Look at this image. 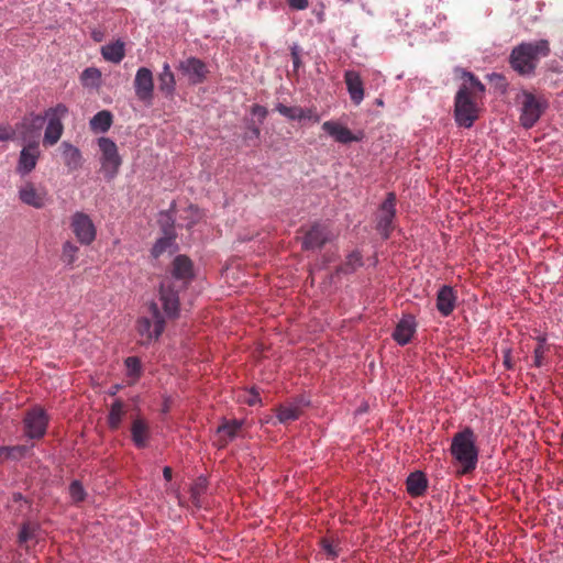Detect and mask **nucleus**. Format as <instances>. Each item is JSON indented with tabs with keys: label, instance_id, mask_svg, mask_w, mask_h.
<instances>
[{
	"label": "nucleus",
	"instance_id": "1",
	"mask_svg": "<svg viewBox=\"0 0 563 563\" xmlns=\"http://www.w3.org/2000/svg\"><path fill=\"white\" fill-rule=\"evenodd\" d=\"M463 85L454 100V117L460 126L471 128L478 118L476 99L485 92V86L470 71L462 70Z\"/></svg>",
	"mask_w": 563,
	"mask_h": 563
},
{
	"label": "nucleus",
	"instance_id": "2",
	"mask_svg": "<svg viewBox=\"0 0 563 563\" xmlns=\"http://www.w3.org/2000/svg\"><path fill=\"white\" fill-rule=\"evenodd\" d=\"M550 54L547 40L521 43L511 51L509 63L514 70L521 76H532L541 57Z\"/></svg>",
	"mask_w": 563,
	"mask_h": 563
},
{
	"label": "nucleus",
	"instance_id": "3",
	"mask_svg": "<svg viewBox=\"0 0 563 563\" xmlns=\"http://www.w3.org/2000/svg\"><path fill=\"white\" fill-rule=\"evenodd\" d=\"M450 453L461 466V474H468L476 468L478 448L476 446V434L470 427H465L453 435Z\"/></svg>",
	"mask_w": 563,
	"mask_h": 563
},
{
	"label": "nucleus",
	"instance_id": "4",
	"mask_svg": "<svg viewBox=\"0 0 563 563\" xmlns=\"http://www.w3.org/2000/svg\"><path fill=\"white\" fill-rule=\"evenodd\" d=\"M68 113L65 104L58 103L56 107L48 108L44 115H33L32 122H44L47 119V125L44 132L43 143L46 146L55 145L62 137L64 125L62 120Z\"/></svg>",
	"mask_w": 563,
	"mask_h": 563
},
{
	"label": "nucleus",
	"instance_id": "5",
	"mask_svg": "<svg viewBox=\"0 0 563 563\" xmlns=\"http://www.w3.org/2000/svg\"><path fill=\"white\" fill-rule=\"evenodd\" d=\"M300 232L302 233L300 241L301 249L303 251L320 250L334 239V234L330 227L320 222H314L307 229L301 228Z\"/></svg>",
	"mask_w": 563,
	"mask_h": 563
},
{
	"label": "nucleus",
	"instance_id": "6",
	"mask_svg": "<svg viewBox=\"0 0 563 563\" xmlns=\"http://www.w3.org/2000/svg\"><path fill=\"white\" fill-rule=\"evenodd\" d=\"M98 146L101 151V170L107 179H113L122 164L117 144L109 137H100Z\"/></svg>",
	"mask_w": 563,
	"mask_h": 563
},
{
	"label": "nucleus",
	"instance_id": "7",
	"mask_svg": "<svg viewBox=\"0 0 563 563\" xmlns=\"http://www.w3.org/2000/svg\"><path fill=\"white\" fill-rule=\"evenodd\" d=\"M518 100L521 104L520 123L525 129H531L545 110V103L529 91H522Z\"/></svg>",
	"mask_w": 563,
	"mask_h": 563
},
{
	"label": "nucleus",
	"instance_id": "8",
	"mask_svg": "<svg viewBox=\"0 0 563 563\" xmlns=\"http://www.w3.org/2000/svg\"><path fill=\"white\" fill-rule=\"evenodd\" d=\"M150 317H142L137 320V332L146 340L158 339L165 328V320L159 312L158 306L151 302L148 306Z\"/></svg>",
	"mask_w": 563,
	"mask_h": 563
},
{
	"label": "nucleus",
	"instance_id": "9",
	"mask_svg": "<svg viewBox=\"0 0 563 563\" xmlns=\"http://www.w3.org/2000/svg\"><path fill=\"white\" fill-rule=\"evenodd\" d=\"M396 216V195L388 192L386 199L383 201L377 216L376 229L380 235L387 240L394 230V219Z\"/></svg>",
	"mask_w": 563,
	"mask_h": 563
},
{
	"label": "nucleus",
	"instance_id": "10",
	"mask_svg": "<svg viewBox=\"0 0 563 563\" xmlns=\"http://www.w3.org/2000/svg\"><path fill=\"white\" fill-rule=\"evenodd\" d=\"M70 228L77 240L89 245L96 239V228L90 217L84 212L77 211L71 216Z\"/></svg>",
	"mask_w": 563,
	"mask_h": 563
},
{
	"label": "nucleus",
	"instance_id": "11",
	"mask_svg": "<svg viewBox=\"0 0 563 563\" xmlns=\"http://www.w3.org/2000/svg\"><path fill=\"white\" fill-rule=\"evenodd\" d=\"M23 422L25 434L31 439H40L46 432L48 418L44 409L36 407L26 412Z\"/></svg>",
	"mask_w": 563,
	"mask_h": 563
},
{
	"label": "nucleus",
	"instance_id": "12",
	"mask_svg": "<svg viewBox=\"0 0 563 563\" xmlns=\"http://www.w3.org/2000/svg\"><path fill=\"white\" fill-rule=\"evenodd\" d=\"M40 156L41 150L37 142H31L23 146L19 155L15 172L22 177L29 175L35 169Z\"/></svg>",
	"mask_w": 563,
	"mask_h": 563
},
{
	"label": "nucleus",
	"instance_id": "13",
	"mask_svg": "<svg viewBox=\"0 0 563 563\" xmlns=\"http://www.w3.org/2000/svg\"><path fill=\"white\" fill-rule=\"evenodd\" d=\"M178 70L188 77L191 85H198L206 80L208 75L207 65L199 58L189 57L178 64Z\"/></svg>",
	"mask_w": 563,
	"mask_h": 563
},
{
	"label": "nucleus",
	"instance_id": "14",
	"mask_svg": "<svg viewBox=\"0 0 563 563\" xmlns=\"http://www.w3.org/2000/svg\"><path fill=\"white\" fill-rule=\"evenodd\" d=\"M19 199L35 209L45 207L48 196L45 188H36L32 181H26L19 189Z\"/></svg>",
	"mask_w": 563,
	"mask_h": 563
},
{
	"label": "nucleus",
	"instance_id": "15",
	"mask_svg": "<svg viewBox=\"0 0 563 563\" xmlns=\"http://www.w3.org/2000/svg\"><path fill=\"white\" fill-rule=\"evenodd\" d=\"M243 420H223L216 431V445L219 449L225 448L230 442L238 438L241 433Z\"/></svg>",
	"mask_w": 563,
	"mask_h": 563
},
{
	"label": "nucleus",
	"instance_id": "16",
	"mask_svg": "<svg viewBox=\"0 0 563 563\" xmlns=\"http://www.w3.org/2000/svg\"><path fill=\"white\" fill-rule=\"evenodd\" d=\"M134 89L136 97L142 101H148L153 97V74L146 67H141L135 75Z\"/></svg>",
	"mask_w": 563,
	"mask_h": 563
},
{
	"label": "nucleus",
	"instance_id": "17",
	"mask_svg": "<svg viewBox=\"0 0 563 563\" xmlns=\"http://www.w3.org/2000/svg\"><path fill=\"white\" fill-rule=\"evenodd\" d=\"M416 331L417 322L415 317L412 314H406L397 323L395 331L393 333V339L399 345H406L411 341Z\"/></svg>",
	"mask_w": 563,
	"mask_h": 563
},
{
	"label": "nucleus",
	"instance_id": "18",
	"mask_svg": "<svg viewBox=\"0 0 563 563\" xmlns=\"http://www.w3.org/2000/svg\"><path fill=\"white\" fill-rule=\"evenodd\" d=\"M457 301L456 291L449 285H443L437 294V309L441 316L448 317L455 309Z\"/></svg>",
	"mask_w": 563,
	"mask_h": 563
},
{
	"label": "nucleus",
	"instance_id": "19",
	"mask_svg": "<svg viewBox=\"0 0 563 563\" xmlns=\"http://www.w3.org/2000/svg\"><path fill=\"white\" fill-rule=\"evenodd\" d=\"M322 130L333 137L335 142L341 144H349L358 141V137L354 135L350 129L336 121L323 122Z\"/></svg>",
	"mask_w": 563,
	"mask_h": 563
},
{
	"label": "nucleus",
	"instance_id": "20",
	"mask_svg": "<svg viewBox=\"0 0 563 563\" xmlns=\"http://www.w3.org/2000/svg\"><path fill=\"white\" fill-rule=\"evenodd\" d=\"M151 438V428L148 422L142 417L133 419L131 424V439L134 445L139 449H144L148 445Z\"/></svg>",
	"mask_w": 563,
	"mask_h": 563
},
{
	"label": "nucleus",
	"instance_id": "21",
	"mask_svg": "<svg viewBox=\"0 0 563 563\" xmlns=\"http://www.w3.org/2000/svg\"><path fill=\"white\" fill-rule=\"evenodd\" d=\"M344 82L352 102L356 106L360 104L364 99V86L360 74L355 70H346Z\"/></svg>",
	"mask_w": 563,
	"mask_h": 563
},
{
	"label": "nucleus",
	"instance_id": "22",
	"mask_svg": "<svg viewBox=\"0 0 563 563\" xmlns=\"http://www.w3.org/2000/svg\"><path fill=\"white\" fill-rule=\"evenodd\" d=\"M159 294L165 313L169 318L177 317L179 311V297L177 291L172 288L170 285L163 283Z\"/></svg>",
	"mask_w": 563,
	"mask_h": 563
},
{
	"label": "nucleus",
	"instance_id": "23",
	"mask_svg": "<svg viewBox=\"0 0 563 563\" xmlns=\"http://www.w3.org/2000/svg\"><path fill=\"white\" fill-rule=\"evenodd\" d=\"M59 151L62 154V159L69 173L75 172L81 167L82 156L78 147L65 141L60 144Z\"/></svg>",
	"mask_w": 563,
	"mask_h": 563
},
{
	"label": "nucleus",
	"instance_id": "24",
	"mask_svg": "<svg viewBox=\"0 0 563 563\" xmlns=\"http://www.w3.org/2000/svg\"><path fill=\"white\" fill-rule=\"evenodd\" d=\"M407 492L412 497L422 496L428 488V481L422 472L411 473L406 481Z\"/></svg>",
	"mask_w": 563,
	"mask_h": 563
},
{
	"label": "nucleus",
	"instance_id": "25",
	"mask_svg": "<svg viewBox=\"0 0 563 563\" xmlns=\"http://www.w3.org/2000/svg\"><path fill=\"white\" fill-rule=\"evenodd\" d=\"M275 411L278 422L285 424L299 419L302 413V407L299 402H290L277 407Z\"/></svg>",
	"mask_w": 563,
	"mask_h": 563
},
{
	"label": "nucleus",
	"instance_id": "26",
	"mask_svg": "<svg viewBox=\"0 0 563 563\" xmlns=\"http://www.w3.org/2000/svg\"><path fill=\"white\" fill-rule=\"evenodd\" d=\"M159 90L166 96L172 97L175 92L176 80L175 75L168 63H164L163 69L158 75Z\"/></svg>",
	"mask_w": 563,
	"mask_h": 563
},
{
	"label": "nucleus",
	"instance_id": "27",
	"mask_svg": "<svg viewBox=\"0 0 563 563\" xmlns=\"http://www.w3.org/2000/svg\"><path fill=\"white\" fill-rule=\"evenodd\" d=\"M101 55L108 62L120 63L125 56L124 43L118 40L114 43L102 46Z\"/></svg>",
	"mask_w": 563,
	"mask_h": 563
},
{
	"label": "nucleus",
	"instance_id": "28",
	"mask_svg": "<svg viewBox=\"0 0 563 563\" xmlns=\"http://www.w3.org/2000/svg\"><path fill=\"white\" fill-rule=\"evenodd\" d=\"M173 275L179 279H190L192 277V263L185 255H178L173 262Z\"/></svg>",
	"mask_w": 563,
	"mask_h": 563
},
{
	"label": "nucleus",
	"instance_id": "29",
	"mask_svg": "<svg viewBox=\"0 0 563 563\" xmlns=\"http://www.w3.org/2000/svg\"><path fill=\"white\" fill-rule=\"evenodd\" d=\"M112 124V114L108 110L96 113L90 120V129L93 132H107Z\"/></svg>",
	"mask_w": 563,
	"mask_h": 563
},
{
	"label": "nucleus",
	"instance_id": "30",
	"mask_svg": "<svg viewBox=\"0 0 563 563\" xmlns=\"http://www.w3.org/2000/svg\"><path fill=\"white\" fill-rule=\"evenodd\" d=\"M124 415H125V407H124L123 401L121 399H115L110 407V411H109V416H108L109 427L113 430L119 429Z\"/></svg>",
	"mask_w": 563,
	"mask_h": 563
},
{
	"label": "nucleus",
	"instance_id": "31",
	"mask_svg": "<svg viewBox=\"0 0 563 563\" xmlns=\"http://www.w3.org/2000/svg\"><path fill=\"white\" fill-rule=\"evenodd\" d=\"M363 265L362 254L357 251L350 253L345 262L339 267V272L343 274H351Z\"/></svg>",
	"mask_w": 563,
	"mask_h": 563
},
{
	"label": "nucleus",
	"instance_id": "32",
	"mask_svg": "<svg viewBox=\"0 0 563 563\" xmlns=\"http://www.w3.org/2000/svg\"><path fill=\"white\" fill-rule=\"evenodd\" d=\"M175 235L172 231H166L165 235L156 241L152 249V255L154 257L161 256L167 250H169L174 243Z\"/></svg>",
	"mask_w": 563,
	"mask_h": 563
},
{
	"label": "nucleus",
	"instance_id": "33",
	"mask_svg": "<svg viewBox=\"0 0 563 563\" xmlns=\"http://www.w3.org/2000/svg\"><path fill=\"white\" fill-rule=\"evenodd\" d=\"M79 247L73 242H65L62 250V261L68 266H73L78 257Z\"/></svg>",
	"mask_w": 563,
	"mask_h": 563
},
{
	"label": "nucleus",
	"instance_id": "34",
	"mask_svg": "<svg viewBox=\"0 0 563 563\" xmlns=\"http://www.w3.org/2000/svg\"><path fill=\"white\" fill-rule=\"evenodd\" d=\"M275 109L289 120H302L303 108L301 107H288L283 103H278Z\"/></svg>",
	"mask_w": 563,
	"mask_h": 563
},
{
	"label": "nucleus",
	"instance_id": "35",
	"mask_svg": "<svg viewBox=\"0 0 563 563\" xmlns=\"http://www.w3.org/2000/svg\"><path fill=\"white\" fill-rule=\"evenodd\" d=\"M100 78L101 71L98 68L89 67L81 73V81L85 86L96 87Z\"/></svg>",
	"mask_w": 563,
	"mask_h": 563
},
{
	"label": "nucleus",
	"instance_id": "36",
	"mask_svg": "<svg viewBox=\"0 0 563 563\" xmlns=\"http://www.w3.org/2000/svg\"><path fill=\"white\" fill-rule=\"evenodd\" d=\"M320 543L328 559L333 560L338 558L340 551L339 543L329 539H322Z\"/></svg>",
	"mask_w": 563,
	"mask_h": 563
},
{
	"label": "nucleus",
	"instance_id": "37",
	"mask_svg": "<svg viewBox=\"0 0 563 563\" xmlns=\"http://www.w3.org/2000/svg\"><path fill=\"white\" fill-rule=\"evenodd\" d=\"M125 367L128 369V375L133 377H139L141 374V362L136 356H129L124 361Z\"/></svg>",
	"mask_w": 563,
	"mask_h": 563
},
{
	"label": "nucleus",
	"instance_id": "38",
	"mask_svg": "<svg viewBox=\"0 0 563 563\" xmlns=\"http://www.w3.org/2000/svg\"><path fill=\"white\" fill-rule=\"evenodd\" d=\"M69 495L71 499L76 503L82 501L85 499L86 493L80 482H71V484L69 485Z\"/></svg>",
	"mask_w": 563,
	"mask_h": 563
},
{
	"label": "nucleus",
	"instance_id": "39",
	"mask_svg": "<svg viewBox=\"0 0 563 563\" xmlns=\"http://www.w3.org/2000/svg\"><path fill=\"white\" fill-rule=\"evenodd\" d=\"M544 355H545L544 339H541V340H539V342L533 351L534 366L541 367L543 365Z\"/></svg>",
	"mask_w": 563,
	"mask_h": 563
},
{
	"label": "nucleus",
	"instance_id": "40",
	"mask_svg": "<svg viewBox=\"0 0 563 563\" xmlns=\"http://www.w3.org/2000/svg\"><path fill=\"white\" fill-rule=\"evenodd\" d=\"M8 448V459H20L25 455L27 448L24 445H14Z\"/></svg>",
	"mask_w": 563,
	"mask_h": 563
},
{
	"label": "nucleus",
	"instance_id": "41",
	"mask_svg": "<svg viewBox=\"0 0 563 563\" xmlns=\"http://www.w3.org/2000/svg\"><path fill=\"white\" fill-rule=\"evenodd\" d=\"M35 529L30 525H23L19 532V541L21 543L29 541L33 538Z\"/></svg>",
	"mask_w": 563,
	"mask_h": 563
},
{
	"label": "nucleus",
	"instance_id": "42",
	"mask_svg": "<svg viewBox=\"0 0 563 563\" xmlns=\"http://www.w3.org/2000/svg\"><path fill=\"white\" fill-rule=\"evenodd\" d=\"M15 131L9 124H0V142L13 140Z\"/></svg>",
	"mask_w": 563,
	"mask_h": 563
},
{
	"label": "nucleus",
	"instance_id": "43",
	"mask_svg": "<svg viewBox=\"0 0 563 563\" xmlns=\"http://www.w3.org/2000/svg\"><path fill=\"white\" fill-rule=\"evenodd\" d=\"M243 401L249 406H255L257 404H261L262 399L260 397V394L253 388L245 395Z\"/></svg>",
	"mask_w": 563,
	"mask_h": 563
},
{
	"label": "nucleus",
	"instance_id": "44",
	"mask_svg": "<svg viewBox=\"0 0 563 563\" xmlns=\"http://www.w3.org/2000/svg\"><path fill=\"white\" fill-rule=\"evenodd\" d=\"M252 114L256 115L262 123L267 117V109L261 104H253L251 109Z\"/></svg>",
	"mask_w": 563,
	"mask_h": 563
},
{
	"label": "nucleus",
	"instance_id": "45",
	"mask_svg": "<svg viewBox=\"0 0 563 563\" xmlns=\"http://www.w3.org/2000/svg\"><path fill=\"white\" fill-rule=\"evenodd\" d=\"M249 131L245 133L244 139L250 141H257L261 135V130L254 124L249 125Z\"/></svg>",
	"mask_w": 563,
	"mask_h": 563
},
{
	"label": "nucleus",
	"instance_id": "46",
	"mask_svg": "<svg viewBox=\"0 0 563 563\" xmlns=\"http://www.w3.org/2000/svg\"><path fill=\"white\" fill-rule=\"evenodd\" d=\"M290 55L294 64V69L297 70L301 65L300 55L297 46L291 47Z\"/></svg>",
	"mask_w": 563,
	"mask_h": 563
},
{
	"label": "nucleus",
	"instance_id": "47",
	"mask_svg": "<svg viewBox=\"0 0 563 563\" xmlns=\"http://www.w3.org/2000/svg\"><path fill=\"white\" fill-rule=\"evenodd\" d=\"M303 119H309L314 123H318L320 121V117L314 109H303L302 120Z\"/></svg>",
	"mask_w": 563,
	"mask_h": 563
},
{
	"label": "nucleus",
	"instance_id": "48",
	"mask_svg": "<svg viewBox=\"0 0 563 563\" xmlns=\"http://www.w3.org/2000/svg\"><path fill=\"white\" fill-rule=\"evenodd\" d=\"M289 5L297 10H303L308 7L307 0H288Z\"/></svg>",
	"mask_w": 563,
	"mask_h": 563
},
{
	"label": "nucleus",
	"instance_id": "49",
	"mask_svg": "<svg viewBox=\"0 0 563 563\" xmlns=\"http://www.w3.org/2000/svg\"><path fill=\"white\" fill-rule=\"evenodd\" d=\"M163 476L166 481H170L173 476V471L169 466H165L163 470Z\"/></svg>",
	"mask_w": 563,
	"mask_h": 563
},
{
	"label": "nucleus",
	"instance_id": "50",
	"mask_svg": "<svg viewBox=\"0 0 563 563\" xmlns=\"http://www.w3.org/2000/svg\"><path fill=\"white\" fill-rule=\"evenodd\" d=\"M8 452L7 446H0V461L8 460Z\"/></svg>",
	"mask_w": 563,
	"mask_h": 563
},
{
	"label": "nucleus",
	"instance_id": "51",
	"mask_svg": "<svg viewBox=\"0 0 563 563\" xmlns=\"http://www.w3.org/2000/svg\"><path fill=\"white\" fill-rule=\"evenodd\" d=\"M93 40L99 41V34H93Z\"/></svg>",
	"mask_w": 563,
	"mask_h": 563
},
{
	"label": "nucleus",
	"instance_id": "52",
	"mask_svg": "<svg viewBox=\"0 0 563 563\" xmlns=\"http://www.w3.org/2000/svg\"><path fill=\"white\" fill-rule=\"evenodd\" d=\"M93 40L99 41V34H93Z\"/></svg>",
	"mask_w": 563,
	"mask_h": 563
},
{
	"label": "nucleus",
	"instance_id": "53",
	"mask_svg": "<svg viewBox=\"0 0 563 563\" xmlns=\"http://www.w3.org/2000/svg\"><path fill=\"white\" fill-rule=\"evenodd\" d=\"M196 494H198V488H195L194 492H192L194 496H196Z\"/></svg>",
	"mask_w": 563,
	"mask_h": 563
}]
</instances>
